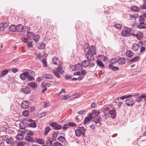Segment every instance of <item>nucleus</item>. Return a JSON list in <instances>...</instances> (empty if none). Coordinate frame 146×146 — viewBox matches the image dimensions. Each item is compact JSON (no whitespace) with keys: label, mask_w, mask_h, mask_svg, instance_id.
Here are the masks:
<instances>
[{"label":"nucleus","mask_w":146,"mask_h":146,"mask_svg":"<svg viewBox=\"0 0 146 146\" xmlns=\"http://www.w3.org/2000/svg\"><path fill=\"white\" fill-rule=\"evenodd\" d=\"M70 97V96H69V95H66L63 96L61 100H67V99H68V98H69Z\"/></svg>","instance_id":"obj_45"},{"label":"nucleus","mask_w":146,"mask_h":146,"mask_svg":"<svg viewBox=\"0 0 146 146\" xmlns=\"http://www.w3.org/2000/svg\"><path fill=\"white\" fill-rule=\"evenodd\" d=\"M96 54L95 48L92 46L86 52V56L88 60L90 61H92L94 60V55Z\"/></svg>","instance_id":"obj_2"},{"label":"nucleus","mask_w":146,"mask_h":146,"mask_svg":"<svg viewBox=\"0 0 146 146\" xmlns=\"http://www.w3.org/2000/svg\"><path fill=\"white\" fill-rule=\"evenodd\" d=\"M52 146H62V145L60 143L56 142L54 143V145H52Z\"/></svg>","instance_id":"obj_52"},{"label":"nucleus","mask_w":146,"mask_h":146,"mask_svg":"<svg viewBox=\"0 0 146 146\" xmlns=\"http://www.w3.org/2000/svg\"><path fill=\"white\" fill-rule=\"evenodd\" d=\"M68 124H66L64 125L63 126L62 128L64 130H67L68 128Z\"/></svg>","instance_id":"obj_59"},{"label":"nucleus","mask_w":146,"mask_h":146,"mask_svg":"<svg viewBox=\"0 0 146 146\" xmlns=\"http://www.w3.org/2000/svg\"><path fill=\"white\" fill-rule=\"evenodd\" d=\"M139 56H137L130 60L129 61L130 62H135L137 61L139 59Z\"/></svg>","instance_id":"obj_37"},{"label":"nucleus","mask_w":146,"mask_h":146,"mask_svg":"<svg viewBox=\"0 0 146 146\" xmlns=\"http://www.w3.org/2000/svg\"><path fill=\"white\" fill-rule=\"evenodd\" d=\"M92 115L91 114H90L89 115L88 117H86L85 118L84 120V124H86L87 123L88 121H90L92 118Z\"/></svg>","instance_id":"obj_9"},{"label":"nucleus","mask_w":146,"mask_h":146,"mask_svg":"<svg viewBox=\"0 0 146 146\" xmlns=\"http://www.w3.org/2000/svg\"><path fill=\"white\" fill-rule=\"evenodd\" d=\"M145 19L143 16L141 15L139 17V23H144Z\"/></svg>","instance_id":"obj_42"},{"label":"nucleus","mask_w":146,"mask_h":146,"mask_svg":"<svg viewBox=\"0 0 146 146\" xmlns=\"http://www.w3.org/2000/svg\"><path fill=\"white\" fill-rule=\"evenodd\" d=\"M10 31L12 32H15L17 30L16 26L14 25H12L9 28Z\"/></svg>","instance_id":"obj_22"},{"label":"nucleus","mask_w":146,"mask_h":146,"mask_svg":"<svg viewBox=\"0 0 146 146\" xmlns=\"http://www.w3.org/2000/svg\"><path fill=\"white\" fill-rule=\"evenodd\" d=\"M145 50V47L142 46L140 49V52L141 53L144 52Z\"/></svg>","instance_id":"obj_64"},{"label":"nucleus","mask_w":146,"mask_h":146,"mask_svg":"<svg viewBox=\"0 0 146 146\" xmlns=\"http://www.w3.org/2000/svg\"><path fill=\"white\" fill-rule=\"evenodd\" d=\"M40 37L39 35L38 34L35 35L34 34V36H33V38L34 41L36 42H37L38 41Z\"/></svg>","instance_id":"obj_26"},{"label":"nucleus","mask_w":146,"mask_h":146,"mask_svg":"<svg viewBox=\"0 0 146 146\" xmlns=\"http://www.w3.org/2000/svg\"><path fill=\"white\" fill-rule=\"evenodd\" d=\"M50 129L49 127H46L45 129V131L44 134L45 135H47L50 131Z\"/></svg>","instance_id":"obj_49"},{"label":"nucleus","mask_w":146,"mask_h":146,"mask_svg":"<svg viewBox=\"0 0 146 146\" xmlns=\"http://www.w3.org/2000/svg\"><path fill=\"white\" fill-rule=\"evenodd\" d=\"M16 31L18 32H21L23 30V26L19 24L16 26Z\"/></svg>","instance_id":"obj_16"},{"label":"nucleus","mask_w":146,"mask_h":146,"mask_svg":"<svg viewBox=\"0 0 146 146\" xmlns=\"http://www.w3.org/2000/svg\"><path fill=\"white\" fill-rule=\"evenodd\" d=\"M25 140L29 142H33L34 140L33 138L31 136L26 135L25 137Z\"/></svg>","instance_id":"obj_13"},{"label":"nucleus","mask_w":146,"mask_h":146,"mask_svg":"<svg viewBox=\"0 0 146 146\" xmlns=\"http://www.w3.org/2000/svg\"><path fill=\"white\" fill-rule=\"evenodd\" d=\"M93 115H94V116L98 117V115L100 114V112L99 111H96L95 110H94L92 112Z\"/></svg>","instance_id":"obj_40"},{"label":"nucleus","mask_w":146,"mask_h":146,"mask_svg":"<svg viewBox=\"0 0 146 146\" xmlns=\"http://www.w3.org/2000/svg\"><path fill=\"white\" fill-rule=\"evenodd\" d=\"M132 34L134 36H136L137 38L139 40H141L143 37V33H139L137 35H134L133 33H132Z\"/></svg>","instance_id":"obj_14"},{"label":"nucleus","mask_w":146,"mask_h":146,"mask_svg":"<svg viewBox=\"0 0 146 146\" xmlns=\"http://www.w3.org/2000/svg\"><path fill=\"white\" fill-rule=\"evenodd\" d=\"M57 123L56 122L52 123L50 125L52 127H54V128H55L56 126L57 125Z\"/></svg>","instance_id":"obj_62"},{"label":"nucleus","mask_w":146,"mask_h":146,"mask_svg":"<svg viewBox=\"0 0 146 146\" xmlns=\"http://www.w3.org/2000/svg\"><path fill=\"white\" fill-rule=\"evenodd\" d=\"M142 100L146 101V94H142L141 96L137 97L135 99V101L138 103L140 102Z\"/></svg>","instance_id":"obj_4"},{"label":"nucleus","mask_w":146,"mask_h":146,"mask_svg":"<svg viewBox=\"0 0 146 146\" xmlns=\"http://www.w3.org/2000/svg\"><path fill=\"white\" fill-rule=\"evenodd\" d=\"M33 134L34 133L32 131H31L29 132H27L26 135L30 136L33 135Z\"/></svg>","instance_id":"obj_57"},{"label":"nucleus","mask_w":146,"mask_h":146,"mask_svg":"<svg viewBox=\"0 0 146 146\" xmlns=\"http://www.w3.org/2000/svg\"><path fill=\"white\" fill-rule=\"evenodd\" d=\"M90 61L88 59L87 60H85L83 61L82 65L79 64H77L75 67L76 70H80L82 68V66L85 68H87L88 67L91 68L94 66L95 65V64L92 62H90Z\"/></svg>","instance_id":"obj_1"},{"label":"nucleus","mask_w":146,"mask_h":146,"mask_svg":"<svg viewBox=\"0 0 146 146\" xmlns=\"http://www.w3.org/2000/svg\"><path fill=\"white\" fill-rule=\"evenodd\" d=\"M55 71H57L58 72L61 74L63 73V72L62 70V69L61 68H60L59 66L56 68Z\"/></svg>","instance_id":"obj_39"},{"label":"nucleus","mask_w":146,"mask_h":146,"mask_svg":"<svg viewBox=\"0 0 146 146\" xmlns=\"http://www.w3.org/2000/svg\"><path fill=\"white\" fill-rule=\"evenodd\" d=\"M9 71L8 69H5L3 70L1 73V76L3 77L6 75Z\"/></svg>","instance_id":"obj_27"},{"label":"nucleus","mask_w":146,"mask_h":146,"mask_svg":"<svg viewBox=\"0 0 146 146\" xmlns=\"http://www.w3.org/2000/svg\"><path fill=\"white\" fill-rule=\"evenodd\" d=\"M28 80L29 81H33L34 80V78L32 76L28 75L27 78Z\"/></svg>","instance_id":"obj_53"},{"label":"nucleus","mask_w":146,"mask_h":146,"mask_svg":"<svg viewBox=\"0 0 146 146\" xmlns=\"http://www.w3.org/2000/svg\"><path fill=\"white\" fill-rule=\"evenodd\" d=\"M25 121H29V122H30L31 123V122H33L35 121L31 119H29L28 118H26V119H25Z\"/></svg>","instance_id":"obj_55"},{"label":"nucleus","mask_w":146,"mask_h":146,"mask_svg":"<svg viewBox=\"0 0 146 146\" xmlns=\"http://www.w3.org/2000/svg\"><path fill=\"white\" fill-rule=\"evenodd\" d=\"M75 132L76 136L78 137L80 136L81 133L79 129H78L76 130H75Z\"/></svg>","instance_id":"obj_33"},{"label":"nucleus","mask_w":146,"mask_h":146,"mask_svg":"<svg viewBox=\"0 0 146 146\" xmlns=\"http://www.w3.org/2000/svg\"><path fill=\"white\" fill-rule=\"evenodd\" d=\"M62 127V125H58L57 124V125L56 126L55 128H54V130H59L61 129Z\"/></svg>","instance_id":"obj_46"},{"label":"nucleus","mask_w":146,"mask_h":146,"mask_svg":"<svg viewBox=\"0 0 146 146\" xmlns=\"http://www.w3.org/2000/svg\"><path fill=\"white\" fill-rule=\"evenodd\" d=\"M118 62V59L116 58H112L110 61L111 63L112 64H114Z\"/></svg>","instance_id":"obj_35"},{"label":"nucleus","mask_w":146,"mask_h":146,"mask_svg":"<svg viewBox=\"0 0 146 146\" xmlns=\"http://www.w3.org/2000/svg\"><path fill=\"white\" fill-rule=\"evenodd\" d=\"M86 113V111L84 110H83L79 111L78 112V114H84Z\"/></svg>","instance_id":"obj_61"},{"label":"nucleus","mask_w":146,"mask_h":146,"mask_svg":"<svg viewBox=\"0 0 146 146\" xmlns=\"http://www.w3.org/2000/svg\"><path fill=\"white\" fill-rule=\"evenodd\" d=\"M143 45V43L141 41H139L138 44L134 43L132 45V49L134 51H136L139 50L140 46Z\"/></svg>","instance_id":"obj_3"},{"label":"nucleus","mask_w":146,"mask_h":146,"mask_svg":"<svg viewBox=\"0 0 146 146\" xmlns=\"http://www.w3.org/2000/svg\"><path fill=\"white\" fill-rule=\"evenodd\" d=\"M125 54L127 57L129 58H131L132 57L133 55V53L131 51L129 50L126 52Z\"/></svg>","instance_id":"obj_20"},{"label":"nucleus","mask_w":146,"mask_h":146,"mask_svg":"<svg viewBox=\"0 0 146 146\" xmlns=\"http://www.w3.org/2000/svg\"><path fill=\"white\" fill-rule=\"evenodd\" d=\"M134 99L130 97L128 98L125 101L126 104L128 106H132L134 104Z\"/></svg>","instance_id":"obj_5"},{"label":"nucleus","mask_w":146,"mask_h":146,"mask_svg":"<svg viewBox=\"0 0 146 146\" xmlns=\"http://www.w3.org/2000/svg\"><path fill=\"white\" fill-rule=\"evenodd\" d=\"M8 24L6 22L0 24V31H3L4 29L8 27Z\"/></svg>","instance_id":"obj_7"},{"label":"nucleus","mask_w":146,"mask_h":146,"mask_svg":"<svg viewBox=\"0 0 146 146\" xmlns=\"http://www.w3.org/2000/svg\"><path fill=\"white\" fill-rule=\"evenodd\" d=\"M45 47V44L43 42H42L40 43H39L38 44V48L39 49H44Z\"/></svg>","instance_id":"obj_23"},{"label":"nucleus","mask_w":146,"mask_h":146,"mask_svg":"<svg viewBox=\"0 0 146 146\" xmlns=\"http://www.w3.org/2000/svg\"><path fill=\"white\" fill-rule=\"evenodd\" d=\"M58 140L62 142H63L65 141V139L64 137L62 136H59L58 138Z\"/></svg>","instance_id":"obj_41"},{"label":"nucleus","mask_w":146,"mask_h":146,"mask_svg":"<svg viewBox=\"0 0 146 146\" xmlns=\"http://www.w3.org/2000/svg\"><path fill=\"white\" fill-rule=\"evenodd\" d=\"M21 91L25 94H27L30 92V89L28 87H26L21 89Z\"/></svg>","instance_id":"obj_11"},{"label":"nucleus","mask_w":146,"mask_h":146,"mask_svg":"<svg viewBox=\"0 0 146 146\" xmlns=\"http://www.w3.org/2000/svg\"><path fill=\"white\" fill-rule=\"evenodd\" d=\"M29 113V111L27 110H25L23 112L22 114L23 116H27L28 115Z\"/></svg>","instance_id":"obj_50"},{"label":"nucleus","mask_w":146,"mask_h":146,"mask_svg":"<svg viewBox=\"0 0 146 146\" xmlns=\"http://www.w3.org/2000/svg\"><path fill=\"white\" fill-rule=\"evenodd\" d=\"M36 142L40 145H43L44 143V140L42 139H38L36 141Z\"/></svg>","instance_id":"obj_24"},{"label":"nucleus","mask_w":146,"mask_h":146,"mask_svg":"<svg viewBox=\"0 0 146 146\" xmlns=\"http://www.w3.org/2000/svg\"><path fill=\"white\" fill-rule=\"evenodd\" d=\"M108 114H109L112 118H114L116 117L115 111L114 110H111L109 111Z\"/></svg>","instance_id":"obj_8"},{"label":"nucleus","mask_w":146,"mask_h":146,"mask_svg":"<svg viewBox=\"0 0 146 146\" xmlns=\"http://www.w3.org/2000/svg\"><path fill=\"white\" fill-rule=\"evenodd\" d=\"M24 137L23 134L22 133H19L16 136V139L19 140H21L23 139Z\"/></svg>","instance_id":"obj_19"},{"label":"nucleus","mask_w":146,"mask_h":146,"mask_svg":"<svg viewBox=\"0 0 146 146\" xmlns=\"http://www.w3.org/2000/svg\"><path fill=\"white\" fill-rule=\"evenodd\" d=\"M25 144V143L24 141H20L17 144V146H23Z\"/></svg>","instance_id":"obj_47"},{"label":"nucleus","mask_w":146,"mask_h":146,"mask_svg":"<svg viewBox=\"0 0 146 146\" xmlns=\"http://www.w3.org/2000/svg\"><path fill=\"white\" fill-rule=\"evenodd\" d=\"M96 62L97 64L101 68H102L104 67V66L103 63L100 60H97Z\"/></svg>","instance_id":"obj_32"},{"label":"nucleus","mask_w":146,"mask_h":146,"mask_svg":"<svg viewBox=\"0 0 146 146\" xmlns=\"http://www.w3.org/2000/svg\"><path fill=\"white\" fill-rule=\"evenodd\" d=\"M68 125L72 127H75L76 125V124L72 122H69Z\"/></svg>","instance_id":"obj_54"},{"label":"nucleus","mask_w":146,"mask_h":146,"mask_svg":"<svg viewBox=\"0 0 146 146\" xmlns=\"http://www.w3.org/2000/svg\"><path fill=\"white\" fill-rule=\"evenodd\" d=\"M28 85L30 87L34 89H36L37 87V85L35 82H30L29 84Z\"/></svg>","instance_id":"obj_15"},{"label":"nucleus","mask_w":146,"mask_h":146,"mask_svg":"<svg viewBox=\"0 0 146 146\" xmlns=\"http://www.w3.org/2000/svg\"><path fill=\"white\" fill-rule=\"evenodd\" d=\"M137 27L140 29H144L146 28V24L144 23H140L137 26Z\"/></svg>","instance_id":"obj_18"},{"label":"nucleus","mask_w":146,"mask_h":146,"mask_svg":"<svg viewBox=\"0 0 146 146\" xmlns=\"http://www.w3.org/2000/svg\"><path fill=\"white\" fill-rule=\"evenodd\" d=\"M52 61L54 64L57 65L59 63V59L56 57H54L52 58Z\"/></svg>","instance_id":"obj_25"},{"label":"nucleus","mask_w":146,"mask_h":146,"mask_svg":"<svg viewBox=\"0 0 146 146\" xmlns=\"http://www.w3.org/2000/svg\"><path fill=\"white\" fill-rule=\"evenodd\" d=\"M22 40L25 43L27 42L28 41V39L26 37H23L22 38Z\"/></svg>","instance_id":"obj_60"},{"label":"nucleus","mask_w":146,"mask_h":146,"mask_svg":"<svg viewBox=\"0 0 146 146\" xmlns=\"http://www.w3.org/2000/svg\"><path fill=\"white\" fill-rule=\"evenodd\" d=\"M29 102L26 101H23L21 103V108L23 109H26L29 107Z\"/></svg>","instance_id":"obj_6"},{"label":"nucleus","mask_w":146,"mask_h":146,"mask_svg":"<svg viewBox=\"0 0 146 146\" xmlns=\"http://www.w3.org/2000/svg\"><path fill=\"white\" fill-rule=\"evenodd\" d=\"M121 34L123 36L125 37H127L130 36L131 35V33L126 31L124 30L121 32Z\"/></svg>","instance_id":"obj_17"},{"label":"nucleus","mask_w":146,"mask_h":146,"mask_svg":"<svg viewBox=\"0 0 146 146\" xmlns=\"http://www.w3.org/2000/svg\"><path fill=\"white\" fill-rule=\"evenodd\" d=\"M117 62L121 64H123L125 63V59L123 57L119 58L118 59Z\"/></svg>","instance_id":"obj_10"},{"label":"nucleus","mask_w":146,"mask_h":146,"mask_svg":"<svg viewBox=\"0 0 146 146\" xmlns=\"http://www.w3.org/2000/svg\"><path fill=\"white\" fill-rule=\"evenodd\" d=\"M93 120L96 123H100L102 119L101 117H100L94 116L93 118Z\"/></svg>","instance_id":"obj_12"},{"label":"nucleus","mask_w":146,"mask_h":146,"mask_svg":"<svg viewBox=\"0 0 146 146\" xmlns=\"http://www.w3.org/2000/svg\"><path fill=\"white\" fill-rule=\"evenodd\" d=\"M53 141H52L50 139H48L46 141V144L47 145V146H50L52 145V142Z\"/></svg>","instance_id":"obj_43"},{"label":"nucleus","mask_w":146,"mask_h":146,"mask_svg":"<svg viewBox=\"0 0 146 146\" xmlns=\"http://www.w3.org/2000/svg\"><path fill=\"white\" fill-rule=\"evenodd\" d=\"M28 126L29 127L35 128L36 127V125L35 121L33 122L29 123L28 124Z\"/></svg>","instance_id":"obj_28"},{"label":"nucleus","mask_w":146,"mask_h":146,"mask_svg":"<svg viewBox=\"0 0 146 146\" xmlns=\"http://www.w3.org/2000/svg\"><path fill=\"white\" fill-rule=\"evenodd\" d=\"M27 36L28 38H31L34 36V33L32 32L27 31Z\"/></svg>","instance_id":"obj_21"},{"label":"nucleus","mask_w":146,"mask_h":146,"mask_svg":"<svg viewBox=\"0 0 146 146\" xmlns=\"http://www.w3.org/2000/svg\"><path fill=\"white\" fill-rule=\"evenodd\" d=\"M20 77L21 79L23 80H25L26 79V78L25 77L23 74H20Z\"/></svg>","instance_id":"obj_58"},{"label":"nucleus","mask_w":146,"mask_h":146,"mask_svg":"<svg viewBox=\"0 0 146 146\" xmlns=\"http://www.w3.org/2000/svg\"><path fill=\"white\" fill-rule=\"evenodd\" d=\"M131 10L134 11L138 12L139 11V9L136 6H133L131 8Z\"/></svg>","instance_id":"obj_36"},{"label":"nucleus","mask_w":146,"mask_h":146,"mask_svg":"<svg viewBox=\"0 0 146 146\" xmlns=\"http://www.w3.org/2000/svg\"><path fill=\"white\" fill-rule=\"evenodd\" d=\"M42 62L44 67H47V62L45 59L44 58L42 60Z\"/></svg>","instance_id":"obj_44"},{"label":"nucleus","mask_w":146,"mask_h":146,"mask_svg":"<svg viewBox=\"0 0 146 146\" xmlns=\"http://www.w3.org/2000/svg\"><path fill=\"white\" fill-rule=\"evenodd\" d=\"M59 132L58 131H54L52 134V137L53 138H55L58 136Z\"/></svg>","instance_id":"obj_51"},{"label":"nucleus","mask_w":146,"mask_h":146,"mask_svg":"<svg viewBox=\"0 0 146 146\" xmlns=\"http://www.w3.org/2000/svg\"><path fill=\"white\" fill-rule=\"evenodd\" d=\"M26 70L27 71L24 72L23 74L26 78V77H27L28 75H29L30 73H29V72H28V69H26Z\"/></svg>","instance_id":"obj_48"},{"label":"nucleus","mask_w":146,"mask_h":146,"mask_svg":"<svg viewBox=\"0 0 146 146\" xmlns=\"http://www.w3.org/2000/svg\"><path fill=\"white\" fill-rule=\"evenodd\" d=\"M43 77L47 79H51L52 78V76L49 74H45L43 75Z\"/></svg>","instance_id":"obj_29"},{"label":"nucleus","mask_w":146,"mask_h":146,"mask_svg":"<svg viewBox=\"0 0 146 146\" xmlns=\"http://www.w3.org/2000/svg\"><path fill=\"white\" fill-rule=\"evenodd\" d=\"M110 110L108 108H106L104 110L103 112L105 114V116L106 115H108V113L109 112V111H110Z\"/></svg>","instance_id":"obj_34"},{"label":"nucleus","mask_w":146,"mask_h":146,"mask_svg":"<svg viewBox=\"0 0 146 146\" xmlns=\"http://www.w3.org/2000/svg\"><path fill=\"white\" fill-rule=\"evenodd\" d=\"M52 72L54 74L55 76L58 78H60V74L58 72H57V71H55V70H53L52 71Z\"/></svg>","instance_id":"obj_31"},{"label":"nucleus","mask_w":146,"mask_h":146,"mask_svg":"<svg viewBox=\"0 0 146 146\" xmlns=\"http://www.w3.org/2000/svg\"><path fill=\"white\" fill-rule=\"evenodd\" d=\"M79 129L80 131L81 134L82 135H84L85 133V132L84 127L82 126L81 127H80Z\"/></svg>","instance_id":"obj_38"},{"label":"nucleus","mask_w":146,"mask_h":146,"mask_svg":"<svg viewBox=\"0 0 146 146\" xmlns=\"http://www.w3.org/2000/svg\"><path fill=\"white\" fill-rule=\"evenodd\" d=\"M6 142L7 144H12L14 141L12 138H9L6 139Z\"/></svg>","instance_id":"obj_30"},{"label":"nucleus","mask_w":146,"mask_h":146,"mask_svg":"<svg viewBox=\"0 0 146 146\" xmlns=\"http://www.w3.org/2000/svg\"><path fill=\"white\" fill-rule=\"evenodd\" d=\"M115 27L118 29H120L121 27V26L119 24H116L115 25Z\"/></svg>","instance_id":"obj_56"},{"label":"nucleus","mask_w":146,"mask_h":146,"mask_svg":"<svg viewBox=\"0 0 146 146\" xmlns=\"http://www.w3.org/2000/svg\"><path fill=\"white\" fill-rule=\"evenodd\" d=\"M96 105L95 102L93 103L91 105V107L92 108H94L96 107Z\"/></svg>","instance_id":"obj_63"}]
</instances>
